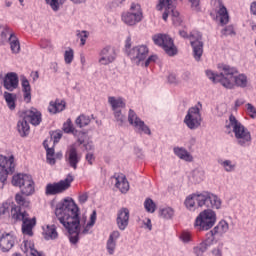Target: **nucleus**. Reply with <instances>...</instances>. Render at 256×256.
I'll list each match as a JSON object with an SVG mask.
<instances>
[{
    "label": "nucleus",
    "instance_id": "obj_1",
    "mask_svg": "<svg viewBox=\"0 0 256 256\" xmlns=\"http://www.w3.org/2000/svg\"><path fill=\"white\" fill-rule=\"evenodd\" d=\"M56 219L68 231L69 241L72 245L79 243V235H87L91 227L97 221V210H93L90 215V220L81 231V219L79 218V206L71 198H65L56 205Z\"/></svg>",
    "mask_w": 256,
    "mask_h": 256
},
{
    "label": "nucleus",
    "instance_id": "obj_2",
    "mask_svg": "<svg viewBox=\"0 0 256 256\" xmlns=\"http://www.w3.org/2000/svg\"><path fill=\"white\" fill-rule=\"evenodd\" d=\"M230 127H232L233 133L235 135V139L237 145L240 147H249L251 145V132L249 129L243 126L241 122L237 120V118L231 114L229 116Z\"/></svg>",
    "mask_w": 256,
    "mask_h": 256
},
{
    "label": "nucleus",
    "instance_id": "obj_3",
    "mask_svg": "<svg viewBox=\"0 0 256 256\" xmlns=\"http://www.w3.org/2000/svg\"><path fill=\"white\" fill-rule=\"evenodd\" d=\"M215 223H217V214L208 208L196 217L194 227L197 231H209Z\"/></svg>",
    "mask_w": 256,
    "mask_h": 256
},
{
    "label": "nucleus",
    "instance_id": "obj_4",
    "mask_svg": "<svg viewBox=\"0 0 256 256\" xmlns=\"http://www.w3.org/2000/svg\"><path fill=\"white\" fill-rule=\"evenodd\" d=\"M180 37L183 39H189L190 45L193 48V55L196 61H201V57H203V35L200 32L193 31L189 34L185 30L179 31Z\"/></svg>",
    "mask_w": 256,
    "mask_h": 256
},
{
    "label": "nucleus",
    "instance_id": "obj_5",
    "mask_svg": "<svg viewBox=\"0 0 256 256\" xmlns=\"http://www.w3.org/2000/svg\"><path fill=\"white\" fill-rule=\"evenodd\" d=\"M12 185L21 189L22 195H33L35 193V182L29 174H16L12 177Z\"/></svg>",
    "mask_w": 256,
    "mask_h": 256
},
{
    "label": "nucleus",
    "instance_id": "obj_6",
    "mask_svg": "<svg viewBox=\"0 0 256 256\" xmlns=\"http://www.w3.org/2000/svg\"><path fill=\"white\" fill-rule=\"evenodd\" d=\"M15 201L17 204L13 202H4L0 206V216L7 215V213H9L10 211V217L11 219H13V211H16V214L19 215L21 209H27L29 205H31V202H29V200H26L25 197H23V195H21L20 193H17L15 195Z\"/></svg>",
    "mask_w": 256,
    "mask_h": 256
},
{
    "label": "nucleus",
    "instance_id": "obj_7",
    "mask_svg": "<svg viewBox=\"0 0 256 256\" xmlns=\"http://www.w3.org/2000/svg\"><path fill=\"white\" fill-rule=\"evenodd\" d=\"M12 220H14V223H17V221H22L23 235H28L29 237H33V227L37 225V220L35 218L29 219V214H27V211L21 208V210L17 214V210H13Z\"/></svg>",
    "mask_w": 256,
    "mask_h": 256
},
{
    "label": "nucleus",
    "instance_id": "obj_8",
    "mask_svg": "<svg viewBox=\"0 0 256 256\" xmlns=\"http://www.w3.org/2000/svg\"><path fill=\"white\" fill-rule=\"evenodd\" d=\"M220 73L215 74V72L211 70L206 71V76L213 83H220L223 87H231V74L233 70L229 69V65L221 64L219 66Z\"/></svg>",
    "mask_w": 256,
    "mask_h": 256
},
{
    "label": "nucleus",
    "instance_id": "obj_9",
    "mask_svg": "<svg viewBox=\"0 0 256 256\" xmlns=\"http://www.w3.org/2000/svg\"><path fill=\"white\" fill-rule=\"evenodd\" d=\"M196 203L197 207H206L207 209H219L221 207V199L209 191L196 193Z\"/></svg>",
    "mask_w": 256,
    "mask_h": 256
},
{
    "label": "nucleus",
    "instance_id": "obj_10",
    "mask_svg": "<svg viewBox=\"0 0 256 256\" xmlns=\"http://www.w3.org/2000/svg\"><path fill=\"white\" fill-rule=\"evenodd\" d=\"M122 21L130 27L137 25V23H141V21H143V10L141 9V5L132 3L130 10L122 14Z\"/></svg>",
    "mask_w": 256,
    "mask_h": 256
},
{
    "label": "nucleus",
    "instance_id": "obj_11",
    "mask_svg": "<svg viewBox=\"0 0 256 256\" xmlns=\"http://www.w3.org/2000/svg\"><path fill=\"white\" fill-rule=\"evenodd\" d=\"M155 45L158 47H162L169 57L175 56L177 53V47H175V43L173 42V38L167 34H156L152 37Z\"/></svg>",
    "mask_w": 256,
    "mask_h": 256
},
{
    "label": "nucleus",
    "instance_id": "obj_12",
    "mask_svg": "<svg viewBox=\"0 0 256 256\" xmlns=\"http://www.w3.org/2000/svg\"><path fill=\"white\" fill-rule=\"evenodd\" d=\"M15 173V158L10 156L9 158L0 155V183L5 185L7 177Z\"/></svg>",
    "mask_w": 256,
    "mask_h": 256
},
{
    "label": "nucleus",
    "instance_id": "obj_13",
    "mask_svg": "<svg viewBox=\"0 0 256 256\" xmlns=\"http://www.w3.org/2000/svg\"><path fill=\"white\" fill-rule=\"evenodd\" d=\"M75 181L73 175L68 174L64 180H60L57 183H49L46 185L45 193L46 195H59V193H63L67 191L69 187H71V182Z\"/></svg>",
    "mask_w": 256,
    "mask_h": 256
},
{
    "label": "nucleus",
    "instance_id": "obj_14",
    "mask_svg": "<svg viewBox=\"0 0 256 256\" xmlns=\"http://www.w3.org/2000/svg\"><path fill=\"white\" fill-rule=\"evenodd\" d=\"M201 121H203L201 118V111L197 106L190 108L184 118L186 127L191 131L199 129V127H201Z\"/></svg>",
    "mask_w": 256,
    "mask_h": 256
},
{
    "label": "nucleus",
    "instance_id": "obj_15",
    "mask_svg": "<svg viewBox=\"0 0 256 256\" xmlns=\"http://www.w3.org/2000/svg\"><path fill=\"white\" fill-rule=\"evenodd\" d=\"M128 122L132 127H134L136 133H139L140 135H142V133H144V135H151V129H149V126H147L145 122L137 116V113H135L133 109L129 110Z\"/></svg>",
    "mask_w": 256,
    "mask_h": 256
},
{
    "label": "nucleus",
    "instance_id": "obj_16",
    "mask_svg": "<svg viewBox=\"0 0 256 256\" xmlns=\"http://www.w3.org/2000/svg\"><path fill=\"white\" fill-rule=\"evenodd\" d=\"M147 55H149V48L146 45H139L133 47L128 51V57L135 63V65H142L145 59H147Z\"/></svg>",
    "mask_w": 256,
    "mask_h": 256
},
{
    "label": "nucleus",
    "instance_id": "obj_17",
    "mask_svg": "<svg viewBox=\"0 0 256 256\" xmlns=\"http://www.w3.org/2000/svg\"><path fill=\"white\" fill-rule=\"evenodd\" d=\"M228 69L232 70V73L230 74V87H225V89H233V87H241L242 89H245L247 87L249 80L247 79V75L245 74H239L237 75V70L236 68H233L231 66H228Z\"/></svg>",
    "mask_w": 256,
    "mask_h": 256
},
{
    "label": "nucleus",
    "instance_id": "obj_18",
    "mask_svg": "<svg viewBox=\"0 0 256 256\" xmlns=\"http://www.w3.org/2000/svg\"><path fill=\"white\" fill-rule=\"evenodd\" d=\"M99 56L98 63H100V65H110V63H113V61L117 59V52L115 48L106 46L99 52Z\"/></svg>",
    "mask_w": 256,
    "mask_h": 256
},
{
    "label": "nucleus",
    "instance_id": "obj_19",
    "mask_svg": "<svg viewBox=\"0 0 256 256\" xmlns=\"http://www.w3.org/2000/svg\"><path fill=\"white\" fill-rule=\"evenodd\" d=\"M16 242L17 237L13 233H3L0 236V251L2 253H9L15 247Z\"/></svg>",
    "mask_w": 256,
    "mask_h": 256
},
{
    "label": "nucleus",
    "instance_id": "obj_20",
    "mask_svg": "<svg viewBox=\"0 0 256 256\" xmlns=\"http://www.w3.org/2000/svg\"><path fill=\"white\" fill-rule=\"evenodd\" d=\"M3 87L7 91H15L19 87V76L15 72L7 73L3 78Z\"/></svg>",
    "mask_w": 256,
    "mask_h": 256
},
{
    "label": "nucleus",
    "instance_id": "obj_21",
    "mask_svg": "<svg viewBox=\"0 0 256 256\" xmlns=\"http://www.w3.org/2000/svg\"><path fill=\"white\" fill-rule=\"evenodd\" d=\"M22 116L27 120L28 123L37 127V125H41V112L37 110V108H31L29 110L22 111Z\"/></svg>",
    "mask_w": 256,
    "mask_h": 256
},
{
    "label": "nucleus",
    "instance_id": "obj_22",
    "mask_svg": "<svg viewBox=\"0 0 256 256\" xmlns=\"http://www.w3.org/2000/svg\"><path fill=\"white\" fill-rule=\"evenodd\" d=\"M65 158L72 169H77V165L79 164V161H81V156L77 153V148H75V146H70L68 148Z\"/></svg>",
    "mask_w": 256,
    "mask_h": 256
},
{
    "label": "nucleus",
    "instance_id": "obj_23",
    "mask_svg": "<svg viewBox=\"0 0 256 256\" xmlns=\"http://www.w3.org/2000/svg\"><path fill=\"white\" fill-rule=\"evenodd\" d=\"M116 223L120 231H125L129 226V209L121 208L117 213Z\"/></svg>",
    "mask_w": 256,
    "mask_h": 256
},
{
    "label": "nucleus",
    "instance_id": "obj_24",
    "mask_svg": "<svg viewBox=\"0 0 256 256\" xmlns=\"http://www.w3.org/2000/svg\"><path fill=\"white\" fill-rule=\"evenodd\" d=\"M111 182L114 183L115 187L119 189L121 193H127L129 191V181L125 175L112 176Z\"/></svg>",
    "mask_w": 256,
    "mask_h": 256
},
{
    "label": "nucleus",
    "instance_id": "obj_25",
    "mask_svg": "<svg viewBox=\"0 0 256 256\" xmlns=\"http://www.w3.org/2000/svg\"><path fill=\"white\" fill-rule=\"evenodd\" d=\"M119 237H121V233L117 230L110 234L106 245L109 255H113V253H115V248L117 247V240Z\"/></svg>",
    "mask_w": 256,
    "mask_h": 256
},
{
    "label": "nucleus",
    "instance_id": "obj_26",
    "mask_svg": "<svg viewBox=\"0 0 256 256\" xmlns=\"http://www.w3.org/2000/svg\"><path fill=\"white\" fill-rule=\"evenodd\" d=\"M17 131L20 137H27V135H29L31 131V128L29 127V122L24 118L22 114L17 123Z\"/></svg>",
    "mask_w": 256,
    "mask_h": 256
},
{
    "label": "nucleus",
    "instance_id": "obj_27",
    "mask_svg": "<svg viewBox=\"0 0 256 256\" xmlns=\"http://www.w3.org/2000/svg\"><path fill=\"white\" fill-rule=\"evenodd\" d=\"M229 231V223L225 220H221L214 228L213 230L209 231L208 233H212V237H215V235H219V237H223L225 233Z\"/></svg>",
    "mask_w": 256,
    "mask_h": 256
},
{
    "label": "nucleus",
    "instance_id": "obj_28",
    "mask_svg": "<svg viewBox=\"0 0 256 256\" xmlns=\"http://www.w3.org/2000/svg\"><path fill=\"white\" fill-rule=\"evenodd\" d=\"M213 241H215V237H213V233H207L206 239L204 242L200 243L198 247L194 248L197 253H205L211 245H213Z\"/></svg>",
    "mask_w": 256,
    "mask_h": 256
},
{
    "label": "nucleus",
    "instance_id": "obj_29",
    "mask_svg": "<svg viewBox=\"0 0 256 256\" xmlns=\"http://www.w3.org/2000/svg\"><path fill=\"white\" fill-rule=\"evenodd\" d=\"M57 237H59V233H57V226H55V224L47 225L46 229H44V239H46V241H53L57 239Z\"/></svg>",
    "mask_w": 256,
    "mask_h": 256
},
{
    "label": "nucleus",
    "instance_id": "obj_30",
    "mask_svg": "<svg viewBox=\"0 0 256 256\" xmlns=\"http://www.w3.org/2000/svg\"><path fill=\"white\" fill-rule=\"evenodd\" d=\"M21 85L22 91L24 93V100L26 103H29L31 101V84L25 76L21 78Z\"/></svg>",
    "mask_w": 256,
    "mask_h": 256
},
{
    "label": "nucleus",
    "instance_id": "obj_31",
    "mask_svg": "<svg viewBox=\"0 0 256 256\" xmlns=\"http://www.w3.org/2000/svg\"><path fill=\"white\" fill-rule=\"evenodd\" d=\"M11 35H15V33L11 32V28H9V26H0V45L9 43Z\"/></svg>",
    "mask_w": 256,
    "mask_h": 256
},
{
    "label": "nucleus",
    "instance_id": "obj_32",
    "mask_svg": "<svg viewBox=\"0 0 256 256\" xmlns=\"http://www.w3.org/2000/svg\"><path fill=\"white\" fill-rule=\"evenodd\" d=\"M65 109V101H59L56 100L51 101L49 106H48V111L49 113H52L53 115H55V113H61V111H63Z\"/></svg>",
    "mask_w": 256,
    "mask_h": 256
},
{
    "label": "nucleus",
    "instance_id": "obj_33",
    "mask_svg": "<svg viewBox=\"0 0 256 256\" xmlns=\"http://www.w3.org/2000/svg\"><path fill=\"white\" fill-rule=\"evenodd\" d=\"M108 103L111 105L112 111H119V109H124L125 107V102H123L122 98L116 99L115 97L110 96L108 98Z\"/></svg>",
    "mask_w": 256,
    "mask_h": 256
},
{
    "label": "nucleus",
    "instance_id": "obj_34",
    "mask_svg": "<svg viewBox=\"0 0 256 256\" xmlns=\"http://www.w3.org/2000/svg\"><path fill=\"white\" fill-rule=\"evenodd\" d=\"M8 43H10L12 53L17 54L21 51V44L19 43V39H17L15 34H10Z\"/></svg>",
    "mask_w": 256,
    "mask_h": 256
},
{
    "label": "nucleus",
    "instance_id": "obj_35",
    "mask_svg": "<svg viewBox=\"0 0 256 256\" xmlns=\"http://www.w3.org/2000/svg\"><path fill=\"white\" fill-rule=\"evenodd\" d=\"M218 15L220 17L221 25H227L229 23V12L223 3H220V8L218 10Z\"/></svg>",
    "mask_w": 256,
    "mask_h": 256
},
{
    "label": "nucleus",
    "instance_id": "obj_36",
    "mask_svg": "<svg viewBox=\"0 0 256 256\" xmlns=\"http://www.w3.org/2000/svg\"><path fill=\"white\" fill-rule=\"evenodd\" d=\"M89 123H91V117H89L85 114H81L75 120L76 127H79L80 129H83V127H87V125H89Z\"/></svg>",
    "mask_w": 256,
    "mask_h": 256
},
{
    "label": "nucleus",
    "instance_id": "obj_37",
    "mask_svg": "<svg viewBox=\"0 0 256 256\" xmlns=\"http://www.w3.org/2000/svg\"><path fill=\"white\" fill-rule=\"evenodd\" d=\"M218 163L221 165V167H223L224 171H226V173H233V171H235L237 165L235 163H233V161L231 160H218Z\"/></svg>",
    "mask_w": 256,
    "mask_h": 256
},
{
    "label": "nucleus",
    "instance_id": "obj_38",
    "mask_svg": "<svg viewBox=\"0 0 256 256\" xmlns=\"http://www.w3.org/2000/svg\"><path fill=\"white\" fill-rule=\"evenodd\" d=\"M205 179V171L201 169H195L192 172L191 181L192 183H201Z\"/></svg>",
    "mask_w": 256,
    "mask_h": 256
},
{
    "label": "nucleus",
    "instance_id": "obj_39",
    "mask_svg": "<svg viewBox=\"0 0 256 256\" xmlns=\"http://www.w3.org/2000/svg\"><path fill=\"white\" fill-rule=\"evenodd\" d=\"M197 193L188 196L184 202L189 211H194L197 208Z\"/></svg>",
    "mask_w": 256,
    "mask_h": 256
},
{
    "label": "nucleus",
    "instance_id": "obj_40",
    "mask_svg": "<svg viewBox=\"0 0 256 256\" xmlns=\"http://www.w3.org/2000/svg\"><path fill=\"white\" fill-rule=\"evenodd\" d=\"M173 7H175V0H159L157 10L163 11V9H173Z\"/></svg>",
    "mask_w": 256,
    "mask_h": 256
},
{
    "label": "nucleus",
    "instance_id": "obj_41",
    "mask_svg": "<svg viewBox=\"0 0 256 256\" xmlns=\"http://www.w3.org/2000/svg\"><path fill=\"white\" fill-rule=\"evenodd\" d=\"M174 153L179 159H184V161H191V154L183 148H174Z\"/></svg>",
    "mask_w": 256,
    "mask_h": 256
},
{
    "label": "nucleus",
    "instance_id": "obj_42",
    "mask_svg": "<svg viewBox=\"0 0 256 256\" xmlns=\"http://www.w3.org/2000/svg\"><path fill=\"white\" fill-rule=\"evenodd\" d=\"M4 99L9 109L13 111L15 109V95L9 92H4Z\"/></svg>",
    "mask_w": 256,
    "mask_h": 256
},
{
    "label": "nucleus",
    "instance_id": "obj_43",
    "mask_svg": "<svg viewBox=\"0 0 256 256\" xmlns=\"http://www.w3.org/2000/svg\"><path fill=\"white\" fill-rule=\"evenodd\" d=\"M44 1L46 5H49V7L52 9V11H54V13H57V11L61 9V5H63L61 0H44Z\"/></svg>",
    "mask_w": 256,
    "mask_h": 256
},
{
    "label": "nucleus",
    "instance_id": "obj_44",
    "mask_svg": "<svg viewBox=\"0 0 256 256\" xmlns=\"http://www.w3.org/2000/svg\"><path fill=\"white\" fill-rule=\"evenodd\" d=\"M160 215L161 217H163V219H173V216L175 215V210H173V208L171 207H166L160 211Z\"/></svg>",
    "mask_w": 256,
    "mask_h": 256
},
{
    "label": "nucleus",
    "instance_id": "obj_45",
    "mask_svg": "<svg viewBox=\"0 0 256 256\" xmlns=\"http://www.w3.org/2000/svg\"><path fill=\"white\" fill-rule=\"evenodd\" d=\"M74 58H75V52L73 51L72 48H69L68 50L65 51L64 61L66 65H71V63H73Z\"/></svg>",
    "mask_w": 256,
    "mask_h": 256
},
{
    "label": "nucleus",
    "instance_id": "obj_46",
    "mask_svg": "<svg viewBox=\"0 0 256 256\" xmlns=\"http://www.w3.org/2000/svg\"><path fill=\"white\" fill-rule=\"evenodd\" d=\"M168 9L170 11V15H172V21L174 25H181V18H179V11L175 9V6Z\"/></svg>",
    "mask_w": 256,
    "mask_h": 256
},
{
    "label": "nucleus",
    "instance_id": "obj_47",
    "mask_svg": "<svg viewBox=\"0 0 256 256\" xmlns=\"http://www.w3.org/2000/svg\"><path fill=\"white\" fill-rule=\"evenodd\" d=\"M76 36L78 39H80L81 43L80 45L83 47V45H85V43H87V37H89V32L85 31V30H77L76 32Z\"/></svg>",
    "mask_w": 256,
    "mask_h": 256
},
{
    "label": "nucleus",
    "instance_id": "obj_48",
    "mask_svg": "<svg viewBox=\"0 0 256 256\" xmlns=\"http://www.w3.org/2000/svg\"><path fill=\"white\" fill-rule=\"evenodd\" d=\"M144 207L148 213H155L156 205L151 198H148L144 202Z\"/></svg>",
    "mask_w": 256,
    "mask_h": 256
},
{
    "label": "nucleus",
    "instance_id": "obj_49",
    "mask_svg": "<svg viewBox=\"0 0 256 256\" xmlns=\"http://www.w3.org/2000/svg\"><path fill=\"white\" fill-rule=\"evenodd\" d=\"M63 131L64 133H75V128L73 127V122H71V119H68L63 124Z\"/></svg>",
    "mask_w": 256,
    "mask_h": 256
},
{
    "label": "nucleus",
    "instance_id": "obj_50",
    "mask_svg": "<svg viewBox=\"0 0 256 256\" xmlns=\"http://www.w3.org/2000/svg\"><path fill=\"white\" fill-rule=\"evenodd\" d=\"M114 117L118 123V125H123L125 123V115L121 113V110H114Z\"/></svg>",
    "mask_w": 256,
    "mask_h": 256
},
{
    "label": "nucleus",
    "instance_id": "obj_51",
    "mask_svg": "<svg viewBox=\"0 0 256 256\" xmlns=\"http://www.w3.org/2000/svg\"><path fill=\"white\" fill-rule=\"evenodd\" d=\"M41 49H46V51H53V44H51V40L42 39L40 41Z\"/></svg>",
    "mask_w": 256,
    "mask_h": 256
},
{
    "label": "nucleus",
    "instance_id": "obj_52",
    "mask_svg": "<svg viewBox=\"0 0 256 256\" xmlns=\"http://www.w3.org/2000/svg\"><path fill=\"white\" fill-rule=\"evenodd\" d=\"M246 111L248 115L251 117V119H255L256 117V108L251 103L246 104Z\"/></svg>",
    "mask_w": 256,
    "mask_h": 256
},
{
    "label": "nucleus",
    "instance_id": "obj_53",
    "mask_svg": "<svg viewBox=\"0 0 256 256\" xmlns=\"http://www.w3.org/2000/svg\"><path fill=\"white\" fill-rule=\"evenodd\" d=\"M189 3H191V9L193 11H201V0H189Z\"/></svg>",
    "mask_w": 256,
    "mask_h": 256
},
{
    "label": "nucleus",
    "instance_id": "obj_54",
    "mask_svg": "<svg viewBox=\"0 0 256 256\" xmlns=\"http://www.w3.org/2000/svg\"><path fill=\"white\" fill-rule=\"evenodd\" d=\"M157 61V55L149 56L146 60L143 61L144 67H149L151 63H155Z\"/></svg>",
    "mask_w": 256,
    "mask_h": 256
},
{
    "label": "nucleus",
    "instance_id": "obj_55",
    "mask_svg": "<svg viewBox=\"0 0 256 256\" xmlns=\"http://www.w3.org/2000/svg\"><path fill=\"white\" fill-rule=\"evenodd\" d=\"M180 239L183 243H189L191 241V233L182 232L180 235Z\"/></svg>",
    "mask_w": 256,
    "mask_h": 256
},
{
    "label": "nucleus",
    "instance_id": "obj_56",
    "mask_svg": "<svg viewBox=\"0 0 256 256\" xmlns=\"http://www.w3.org/2000/svg\"><path fill=\"white\" fill-rule=\"evenodd\" d=\"M222 35H225L226 37L229 35H235V29L233 26H227L225 29L222 30Z\"/></svg>",
    "mask_w": 256,
    "mask_h": 256
},
{
    "label": "nucleus",
    "instance_id": "obj_57",
    "mask_svg": "<svg viewBox=\"0 0 256 256\" xmlns=\"http://www.w3.org/2000/svg\"><path fill=\"white\" fill-rule=\"evenodd\" d=\"M86 137H87V134H85V132H79L78 143H80V145H83V143H85Z\"/></svg>",
    "mask_w": 256,
    "mask_h": 256
},
{
    "label": "nucleus",
    "instance_id": "obj_58",
    "mask_svg": "<svg viewBox=\"0 0 256 256\" xmlns=\"http://www.w3.org/2000/svg\"><path fill=\"white\" fill-rule=\"evenodd\" d=\"M88 199H89V195H87V193L81 194L79 196V203L83 205V203H87Z\"/></svg>",
    "mask_w": 256,
    "mask_h": 256
},
{
    "label": "nucleus",
    "instance_id": "obj_59",
    "mask_svg": "<svg viewBox=\"0 0 256 256\" xmlns=\"http://www.w3.org/2000/svg\"><path fill=\"white\" fill-rule=\"evenodd\" d=\"M52 137L54 139V143H59L63 134L61 132H55Z\"/></svg>",
    "mask_w": 256,
    "mask_h": 256
},
{
    "label": "nucleus",
    "instance_id": "obj_60",
    "mask_svg": "<svg viewBox=\"0 0 256 256\" xmlns=\"http://www.w3.org/2000/svg\"><path fill=\"white\" fill-rule=\"evenodd\" d=\"M125 49L128 54L129 49H131V36H128L125 41Z\"/></svg>",
    "mask_w": 256,
    "mask_h": 256
},
{
    "label": "nucleus",
    "instance_id": "obj_61",
    "mask_svg": "<svg viewBox=\"0 0 256 256\" xmlns=\"http://www.w3.org/2000/svg\"><path fill=\"white\" fill-rule=\"evenodd\" d=\"M169 83L175 85L177 83V76L175 74H170L168 76Z\"/></svg>",
    "mask_w": 256,
    "mask_h": 256
},
{
    "label": "nucleus",
    "instance_id": "obj_62",
    "mask_svg": "<svg viewBox=\"0 0 256 256\" xmlns=\"http://www.w3.org/2000/svg\"><path fill=\"white\" fill-rule=\"evenodd\" d=\"M93 159H95V156H93V153L86 154V161H88L89 165H93Z\"/></svg>",
    "mask_w": 256,
    "mask_h": 256
},
{
    "label": "nucleus",
    "instance_id": "obj_63",
    "mask_svg": "<svg viewBox=\"0 0 256 256\" xmlns=\"http://www.w3.org/2000/svg\"><path fill=\"white\" fill-rule=\"evenodd\" d=\"M84 147H85L86 151H93V149H95L93 142H88L87 144H84Z\"/></svg>",
    "mask_w": 256,
    "mask_h": 256
},
{
    "label": "nucleus",
    "instance_id": "obj_64",
    "mask_svg": "<svg viewBox=\"0 0 256 256\" xmlns=\"http://www.w3.org/2000/svg\"><path fill=\"white\" fill-rule=\"evenodd\" d=\"M250 13H252V15L256 16V1L251 3V5H250Z\"/></svg>",
    "mask_w": 256,
    "mask_h": 256
}]
</instances>
